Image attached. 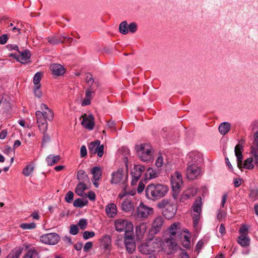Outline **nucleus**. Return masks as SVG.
Here are the masks:
<instances>
[{
  "label": "nucleus",
  "instance_id": "1",
  "mask_svg": "<svg viewBox=\"0 0 258 258\" xmlns=\"http://www.w3.org/2000/svg\"><path fill=\"white\" fill-rule=\"evenodd\" d=\"M168 191V187L165 185L151 183L146 188V196L148 199L155 201L165 197Z\"/></svg>",
  "mask_w": 258,
  "mask_h": 258
},
{
  "label": "nucleus",
  "instance_id": "2",
  "mask_svg": "<svg viewBox=\"0 0 258 258\" xmlns=\"http://www.w3.org/2000/svg\"><path fill=\"white\" fill-rule=\"evenodd\" d=\"M161 246L160 241L156 238H150L146 242L142 243L138 246L139 251L143 254H150L156 251Z\"/></svg>",
  "mask_w": 258,
  "mask_h": 258
},
{
  "label": "nucleus",
  "instance_id": "3",
  "mask_svg": "<svg viewBox=\"0 0 258 258\" xmlns=\"http://www.w3.org/2000/svg\"><path fill=\"white\" fill-rule=\"evenodd\" d=\"M135 149L142 161L147 162L152 159V149L149 144H142L140 146L136 145Z\"/></svg>",
  "mask_w": 258,
  "mask_h": 258
},
{
  "label": "nucleus",
  "instance_id": "4",
  "mask_svg": "<svg viewBox=\"0 0 258 258\" xmlns=\"http://www.w3.org/2000/svg\"><path fill=\"white\" fill-rule=\"evenodd\" d=\"M158 205L160 208L163 209L162 213L167 219L172 218L176 213V206L169 202L168 200H163Z\"/></svg>",
  "mask_w": 258,
  "mask_h": 258
},
{
  "label": "nucleus",
  "instance_id": "5",
  "mask_svg": "<svg viewBox=\"0 0 258 258\" xmlns=\"http://www.w3.org/2000/svg\"><path fill=\"white\" fill-rule=\"evenodd\" d=\"M114 227L115 230L119 232H124V234L133 231V225L128 220L119 218L114 221Z\"/></svg>",
  "mask_w": 258,
  "mask_h": 258
},
{
  "label": "nucleus",
  "instance_id": "6",
  "mask_svg": "<svg viewBox=\"0 0 258 258\" xmlns=\"http://www.w3.org/2000/svg\"><path fill=\"white\" fill-rule=\"evenodd\" d=\"M165 220L161 216L157 217L153 221L150 234L155 235L162 231L165 228Z\"/></svg>",
  "mask_w": 258,
  "mask_h": 258
},
{
  "label": "nucleus",
  "instance_id": "7",
  "mask_svg": "<svg viewBox=\"0 0 258 258\" xmlns=\"http://www.w3.org/2000/svg\"><path fill=\"white\" fill-rule=\"evenodd\" d=\"M124 243L126 251L133 253L136 249V243L133 231L124 234Z\"/></svg>",
  "mask_w": 258,
  "mask_h": 258
},
{
  "label": "nucleus",
  "instance_id": "8",
  "mask_svg": "<svg viewBox=\"0 0 258 258\" xmlns=\"http://www.w3.org/2000/svg\"><path fill=\"white\" fill-rule=\"evenodd\" d=\"M59 236L56 233L45 234L40 237V241L46 244L55 245L59 241Z\"/></svg>",
  "mask_w": 258,
  "mask_h": 258
},
{
  "label": "nucleus",
  "instance_id": "9",
  "mask_svg": "<svg viewBox=\"0 0 258 258\" xmlns=\"http://www.w3.org/2000/svg\"><path fill=\"white\" fill-rule=\"evenodd\" d=\"M201 174V168L195 164H191L187 168L186 176L189 179H195Z\"/></svg>",
  "mask_w": 258,
  "mask_h": 258
},
{
  "label": "nucleus",
  "instance_id": "10",
  "mask_svg": "<svg viewBox=\"0 0 258 258\" xmlns=\"http://www.w3.org/2000/svg\"><path fill=\"white\" fill-rule=\"evenodd\" d=\"M81 118H82L81 124L85 128L88 130L93 129L95 125L94 117L92 114H87L84 113L83 114Z\"/></svg>",
  "mask_w": 258,
  "mask_h": 258
},
{
  "label": "nucleus",
  "instance_id": "11",
  "mask_svg": "<svg viewBox=\"0 0 258 258\" xmlns=\"http://www.w3.org/2000/svg\"><path fill=\"white\" fill-rule=\"evenodd\" d=\"M35 115L39 130L42 133H45L47 130L46 118L43 116L42 112L40 111H37Z\"/></svg>",
  "mask_w": 258,
  "mask_h": 258
},
{
  "label": "nucleus",
  "instance_id": "12",
  "mask_svg": "<svg viewBox=\"0 0 258 258\" xmlns=\"http://www.w3.org/2000/svg\"><path fill=\"white\" fill-rule=\"evenodd\" d=\"M136 213L138 218H145L153 213V209L141 203L138 207Z\"/></svg>",
  "mask_w": 258,
  "mask_h": 258
},
{
  "label": "nucleus",
  "instance_id": "13",
  "mask_svg": "<svg viewBox=\"0 0 258 258\" xmlns=\"http://www.w3.org/2000/svg\"><path fill=\"white\" fill-rule=\"evenodd\" d=\"M187 157L189 162H192V164H195L197 165L203 161L202 154L196 151L189 152Z\"/></svg>",
  "mask_w": 258,
  "mask_h": 258
},
{
  "label": "nucleus",
  "instance_id": "14",
  "mask_svg": "<svg viewBox=\"0 0 258 258\" xmlns=\"http://www.w3.org/2000/svg\"><path fill=\"white\" fill-rule=\"evenodd\" d=\"M19 55L15 57L17 61L22 63H25L31 57V53L28 49H25L22 51H19Z\"/></svg>",
  "mask_w": 258,
  "mask_h": 258
},
{
  "label": "nucleus",
  "instance_id": "15",
  "mask_svg": "<svg viewBox=\"0 0 258 258\" xmlns=\"http://www.w3.org/2000/svg\"><path fill=\"white\" fill-rule=\"evenodd\" d=\"M105 212L109 218H114L117 213V209L114 203L108 204L105 207Z\"/></svg>",
  "mask_w": 258,
  "mask_h": 258
},
{
  "label": "nucleus",
  "instance_id": "16",
  "mask_svg": "<svg viewBox=\"0 0 258 258\" xmlns=\"http://www.w3.org/2000/svg\"><path fill=\"white\" fill-rule=\"evenodd\" d=\"M147 229V224L142 223L136 227V233L138 239H142Z\"/></svg>",
  "mask_w": 258,
  "mask_h": 258
},
{
  "label": "nucleus",
  "instance_id": "17",
  "mask_svg": "<svg viewBox=\"0 0 258 258\" xmlns=\"http://www.w3.org/2000/svg\"><path fill=\"white\" fill-rule=\"evenodd\" d=\"M50 69L52 74L56 76H61L65 73V69L64 67L58 63L52 64Z\"/></svg>",
  "mask_w": 258,
  "mask_h": 258
},
{
  "label": "nucleus",
  "instance_id": "18",
  "mask_svg": "<svg viewBox=\"0 0 258 258\" xmlns=\"http://www.w3.org/2000/svg\"><path fill=\"white\" fill-rule=\"evenodd\" d=\"M94 94V91L92 90L91 87L87 89L86 90L85 97L82 101V105L84 106L90 105Z\"/></svg>",
  "mask_w": 258,
  "mask_h": 258
},
{
  "label": "nucleus",
  "instance_id": "19",
  "mask_svg": "<svg viewBox=\"0 0 258 258\" xmlns=\"http://www.w3.org/2000/svg\"><path fill=\"white\" fill-rule=\"evenodd\" d=\"M123 171L122 169H119L117 171L112 173L111 183L117 184L122 180L123 178Z\"/></svg>",
  "mask_w": 258,
  "mask_h": 258
},
{
  "label": "nucleus",
  "instance_id": "20",
  "mask_svg": "<svg viewBox=\"0 0 258 258\" xmlns=\"http://www.w3.org/2000/svg\"><path fill=\"white\" fill-rule=\"evenodd\" d=\"M60 160L59 155H49L46 158V161L48 166H52L57 164Z\"/></svg>",
  "mask_w": 258,
  "mask_h": 258
},
{
  "label": "nucleus",
  "instance_id": "21",
  "mask_svg": "<svg viewBox=\"0 0 258 258\" xmlns=\"http://www.w3.org/2000/svg\"><path fill=\"white\" fill-rule=\"evenodd\" d=\"M134 208V203L129 199H125L121 204V209L125 212H130Z\"/></svg>",
  "mask_w": 258,
  "mask_h": 258
},
{
  "label": "nucleus",
  "instance_id": "22",
  "mask_svg": "<svg viewBox=\"0 0 258 258\" xmlns=\"http://www.w3.org/2000/svg\"><path fill=\"white\" fill-rule=\"evenodd\" d=\"M86 182L79 181L75 189V192L78 196H84V191L88 188Z\"/></svg>",
  "mask_w": 258,
  "mask_h": 258
},
{
  "label": "nucleus",
  "instance_id": "23",
  "mask_svg": "<svg viewBox=\"0 0 258 258\" xmlns=\"http://www.w3.org/2000/svg\"><path fill=\"white\" fill-rule=\"evenodd\" d=\"M91 172L93 174V179L99 180L102 174V171L100 167L96 166L91 169Z\"/></svg>",
  "mask_w": 258,
  "mask_h": 258
},
{
  "label": "nucleus",
  "instance_id": "24",
  "mask_svg": "<svg viewBox=\"0 0 258 258\" xmlns=\"http://www.w3.org/2000/svg\"><path fill=\"white\" fill-rule=\"evenodd\" d=\"M101 240L104 248L105 250L110 249L111 245V237L108 235H104L102 236Z\"/></svg>",
  "mask_w": 258,
  "mask_h": 258
},
{
  "label": "nucleus",
  "instance_id": "25",
  "mask_svg": "<svg viewBox=\"0 0 258 258\" xmlns=\"http://www.w3.org/2000/svg\"><path fill=\"white\" fill-rule=\"evenodd\" d=\"M23 248L20 246L15 248L6 258H19Z\"/></svg>",
  "mask_w": 258,
  "mask_h": 258
},
{
  "label": "nucleus",
  "instance_id": "26",
  "mask_svg": "<svg viewBox=\"0 0 258 258\" xmlns=\"http://www.w3.org/2000/svg\"><path fill=\"white\" fill-rule=\"evenodd\" d=\"M65 38L64 36H53L47 38L48 42L52 45L57 44L64 41Z\"/></svg>",
  "mask_w": 258,
  "mask_h": 258
},
{
  "label": "nucleus",
  "instance_id": "27",
  "mask_svg": "<svg viewBox=\"0 0 258 258\" xmlns=\"http://www.w3.org/2000/svg\"><path fill=\"white\" fill-rule=\"evenodd\" d=\"M231 125L228 122H223L219 126V131L221 134L225 135L230 131Z\"/></svg>",
  "mask_w": 258,
  "mask_h": 258
},
{
  "label": "nucleus",
  "instance_id": "28",
  "mask_svg": "<svg viewBox=\"0 0 258 258\" xmlns=\"http://www.w3.org/2000/svg\"><path fill=\"white\" fill-rule=\"evenodd\" d=\"M77 179L80 182H89V178L87 174L83 170H80L78 171L77 173Z\"/></svg>",
  "mask_w": 258,
  "mask_h": 258
},
{
  "label": "nucleus",
  "instance_id": "29",
  "mask_svg": "<svg viewBox=\"0 0 258 258\" xmlns=\"http://www.w3.org/2000/svg\"><path fill=\"white\" fill-rule=\"evenodd\" d=\"M237 242L240 245L244 247L246 246L249 244L250 239L247 235L241 234L238 237Z\"/></svg>",
  "mask_w": 258,
  "mask_h": 258
},
{
  "label": "nucleus",
  "instance_id": "30",
  "mask_svg": "<svg viewBox=\"0 0 258 258\" xmlns=\"http://www.w3.org/2000/svg\"><path fill=\"white\" fill-rule=\"evenodd\" d=\"M171 184L173 190L175 192H178L180 188V185L182 184V180H179V179L176 180V179L174 178H171Z\"/></svg>",
  "mask_w": 258,
  "mask_h": 258
},
{
  "label": "nucleus",
  "instance_id": "31",
  "mask_svg": "<svg viewBox=\"0 0 258 258\" xmlns=\"http://www.w3.org/2000/svg\"><path fill=\"white\" fill-rule=\"evenodd\" d=\"M202 199L198 197L192 206L193 211L197 213H200L202 211Z\"/></svg>",
  "mask_w": 258,
  "mask_h": 258
},
{
  "label": "nucleus",
  "instance_id": "32",
  "mask_svg": "<svg viewBox=\"0 0 258 258\" xmlns=\"http://www.w3.org/2000/svg\"><path fill=\"white\" fill-rule=\"evenodd\" d=\"M23 258H38V252L34 247H32L28 250Z\"/></svg>",
  "mask_w": 258,
  "mask_h": 258
},
{
  "label": "nucleus",
  "instance_id": "33",
  "mask_svg": "<svg viewBox=\"0 0 258 258\" xmlns=\"http://www.w3.org/2000/svg\"><path fill=\"white\" fill-rule=\"evenodd\" d=\"M180 223L178 222L172 224L168 228L169 232L171 236L175 235L176 231L178 228L180 227Z\"/></svg>",
  "mask_w": 258,
  "mask_h": 258
},
{
  "label": "nucleus",
  "instance_id": "34",
  "mask_svg": "<svg viewBox=\"0 0 258 258\" xmlns=\"http://www.w3.org/2000/svg\"><path fill=\"white\" fill-rule=\"evenodd\" d=\"M243 150V147L240 144L236 145L235 147V154L237 157V159H243V156L242 152Z\"/></svg>",
  "mask_w": 258,
  "mask_h": 258
},
{
  "label": "nucleus",
  "instance_id": "35",
  "mask_svg": "<svg viewBox=\"0 0 258 258\" xmlns=\"http://www.w3.org/2000/svg\"><path fill=\"white\" fill-rule=\"evenodd\" d=\"M88 202L87 200H84L82 199L78 198L74 201L73 205L75 207L82 208L87 205Z\"/></svg>",
  "mask_w": 258,
  "mask_h": 258
},
{
  "label": "nucleus",
  "instance_id": "36",
  "mask_svg": "<svg viewBox=\"0 0 258 258\" xmlns=\"http://www.w3.org/2000/svg\"><path fill=\"white\" fill-rule=\"evenodd\" d=\"M34 166L32 164H28L23 170L22 173L25 176H29L34 170Z\"/></svg>",
  "mask_w": 258,
  "mask_h": 258
},
{
  "label": "nucleus",
  "instance_id": "37",
  "mask_svg": "<svg viewBox=\"0 0 258 258\" xmlns=\"http://www.w3.org/2000/svg\"><path fill=\"white\" fill-rule=\"evenodd\" d=\"M100 142L99 140H96L95 142L90 143L89 145V152L92 154H95V151L97 150V147L100 145Z\"/></svg>",
  "mask_w": 258,
  "mask_h": 258
},
{
  "label": "nucleus",
  "instance_id": "38",
  "mask_svg": "<svg viewBox=\"0 0 258 258\" xmlns=\"http://www.w3.org/2000/svg\"><path fill=\"white\" fill-rule=\"evenodd\" d=\"M253 159L252 157H250L246 159L243 163V167L247 169H252L254 167V165L252 164Z\"/></svg>",
  "mask_w": 258,
  "mask_h": 258
},
{
  "label": "nucleus",
  "instance_id": "39",
  "mask_svg": "<svg viewBox=\"0 0 258 258\" xmlns=\"http://www.w3.org/2000/svg\"><path fill=\"white\" fill-rule=\"evenodd\" d=\"M20 227L23 230H32L36 227V224L34 223H22L20 225Z\"/></svg>",
  "mask_w": 258,
  "mask_h": 258
},
{
  "label": "nucleus",
  "instance_id": "40",
  "mask_svg": "<svg viewBox=\"0 0 258 258\" xmlns=\"http://www.w3.org/2000/svg\"><path fill=\"white\" fill-rule=\"evenodd\" d=\"M119 32L122 34H126L128 32L126 21L122 22L119 26Z\"/></svg>",
  "mask_w": 258,
  "mask_h": 258
},
{
  "label": "nucleus",
  "instance_id": "41",
  "mask_svg": "<svg viewBox=\"0 0 258 258\" xmlns=\"http://www.w3.org/2000/svg\"><path fill=\"white\" fill-rule=\"evenodd\" d=\"M158 173L152 168H149L146 171V177L149 178H154L157 177Z\"/></svg>",
  "mask_w": 258,
  "mask_h": 258
},
{
  "label": "nucleus",
  "instance_id": "42",
  "mask_svg": "<svg viewBox=\"0 0 258 258\" xmlns=\"http://www.w3.org/2000/svg\"><path fill=\"white\" fill-rule=\"evenodd\" d=\"M253 146L251 147V151L255 150L258 153V130L253 135Z\"/></svg>",
  "mask_w": 258,
  "mask_h": 258
},
{
  "label": "nucleus",
  "instance_id": "43",
  "mask_svg": "<svg viewBox=\"0 0 258 258\" xmlns=\"http://www.w3.org/2000/svg\"><path fill=\"white\" fill-rule=\"evenodd\" d=\"M249 196L253 201L256 200L258 199V189L257 188L250 189Z\"/></svg>",
  "mask_w": 258,
  "mask_h": 258
},
{
  "label": "nucleus",
  "instance_id": "44",
  "mask_svg": "<svg viewBox=\"0 0 258 258\" xmlns=\"http://www.w3.org/2000/svg\"><path fill=\"white\" fill-rule=\"evenodd\" d=\"M42 114L46 119H48L49 121L52 120L53 118V113L50 109L46 111H43Z\"/></svg>",
  "mask_w": 258,
  "mask_h": 258
},
{
  "label": "nucleus",
  "instance_id": "45",
  "mask_svg": "<svg viewBox=\"0 0 258 258\" xmlns=\"http://www.w3.org/2000/svg\"><path fill=\"white\" fill-rule=\"evenodd\" d=\"M42 76V74L41 72H38L35 75L33 78V83L36 86L40 85L39 83L41 79Z\"/></svg>",
  "mask_w": 258,
  "mask_h": 258
},
{
  "label": "nucleus",
  "instance_id": "46",
  "mask_svg": "<svg viewBox=\"0 0 258 258\" xmlns=\"http://www.w3.org/2000/svg\"><path fill=\"white\" fill-rule=\"evenodd\" d=\"M86 81L89 85L91 86L93 85L94 80L91 74L89 73L86 74Z\"/></svg>",
  "mask_w": 258,
  "mask_h": 258
},
{
  "label": "nucleus",
  "instance_id": "47",
  "mask_svg": "<svg viewBox=\"0 0 258 258\" xmlns=\"http://www.w3.org/2000/svg\"><path fill=\"white\" fill-rule=\"evenodd\" d=\"M74 198V193L71 191H69L66 194L65 196V200L68 203H71L72 202Z\"/></svg>",
  "mask_w": 258,
  "mask_h": 258
},
{
  "label": "nucleus",
  "instance_id": "48",
  "mask_svg": "<svg viewBox=\"0 0 258 258\" xmlns=\"http://www.w3.org/2000/svg\"><path fill=\"white\" fill-rule=\"evenodd\" d=\"M94 235L95 233L93 231H85L83 234V238L86 240L94 237Z\"/></svg>",
  "mask_w": 258,
  "mask_h": 258
},
{
  "label": "nucleus",
  "instance_id": "49",
  "mask_svg": "<svg viewBox=\"0 0 258 258\" xmlns=\"http://www.w3.org/2000/svg\"><path fill=\"white\" fill-rule=\"evenodd\" d=\"M128 31L133 33L136 32L137 30V25L136 23L135 22L130 23L128 26Z\"/></svg>",
  "mask_w": 258,
  "mask_h": 258
},
{
  "label": "nucleus",
  "instance_id": "50",
  "mask_svg": "<svg viewBox=\"0 0 258 258\" xmlns=\"http://www.w3.org/2000/svg\"><path fill=\"white\" fill-rule=\"evenodd\" d=\"M200 217V213L194 214L193 215V225L194 227L197 226Z\"/></svg>",
  "mask_w": 258,
  "mask_h": 258
},
{
  "label": "nucleus",
  "instance_id": "51",
  "mask_svg": "<svg viewBox=\"0 0 258 258\" xmlns=\"http://www.w3.org/2000/svg\"><path fill=\"white\" fill-rule=\"evenodd\" d=\"M103 153H104V146L103 145H99L98 147H97V150L95 151V154L97 153V155L100 157H101L103 155Z\"/></svg>",
  "mask_w": 258,
  "mask_h": 258
},
{
  "label": "nucleus",
  "instance_id": "52",
  "mask_svg": "<svg viewBox=\"0 0 258 258\" xmlns=\"http://www.w3.org/2000/svg\"><path fill=\"white\" fill-rule=\"evenodd\" d=\"M40 87L41 85H38L37 86H36L34 89V93L35 94V95L38 98H40L42 95L41 91L40 90Z\"/></svg>",
  "mask_w": 258,
  "mask_h": 258
},
{
  "label": "nucleus",
  "instance_id": "53",
  "mask_svg": "<svg viewBox=\"0 0 258 258\" xmlns=\"http://www.w3.org/2000/svg\"><path fill=\"white\" fill-rule=\"evenodd\" d=\"M87 225V221L86 219H81L78 223V226L80 227V228L81 229H83V230L86 228Z\"/></svg>",
  "mask_w": 258,
  "mask_h": 258
},
{
  "label": "nucleus",
  "instance_id": "54",
  "mask_svg": "<svg viewBox=\"0 0 258 258\" xmlns=\"http://www.w3.org/2000/svg\"><path fill=\"white\" fill-rule=\"evenodd\" d=\"M79 232V229L77 226L75 225H72L70 226V232L73 235L77 234Z\"/></svg>",
  "mask_w": 258,
  "mask_h": 258
},
{
  "label": "nucleus",
  "instance_id": "55",
  "mask_svg": "<svg viewBox=\"0 0 258 258\" xmlns=\"http://www.w3.org/2000/svg\"><path fill=\"white\" fill-rule=\"evenodd\" d=\"M135 170L137 171L140 173L142 174L143 172H144L145 170V167L144 166L142 165H135L134 166Z\"/></svg>",
  "mask_w": 258,
  "mask_h": 258
},
{
  "label": "nucleus",
  "instance_id": "56",
  "mask_svg": "<svg viewBox=\"0 0 258 258\" xmlns=\"http://www.w3.org/2000/svg\"><path fill=\"white\" fill-rule=\"evenodd\" d=\"M163 159L161 156H159L155 162V165L157 167H161L163 165Z\"/></svg>",
  "mask_w": 258,
  "mask_h": 258
},
{
  "label": "nucleus",
  "instance_id": "57",
  "mask_svg": "<svg viewBox=\"0 0 258 258\" xmlns=\"http://www.w3.org/2000/svg\"><path fill=\"white\" fill-rule=\"evenodd\" d=\"M240 234H244L247 235L248 234V228L246 225H243L241 227L239 231Z\"/></svg>",
  "mask_w": 258,
  "mask_h": 258
},
{
  "label": "nucleus",
  "instance_id": "58",
  "mask_svg": "<svg viewBox=\"0 0 258 258\" xmlns=\"http://www.w3.org/2000/svg\"><path fill=\"white\" fill-rule=\"evenodd\" d=\"M145 187V184L144 183L143 181L142 180L140 181L139 183V185L137 187L138 192L139 193L142 192L144 190Z\"/></svg>",
  "mask_w": 258,
  "mask_h": 258
},
{
  "label": "nucleus",
  "instance_id": "59",
  "mask_svg": "<svg viewBox=\"0 0 258 258\" xmlns=\"http://www.w3.org/2000/svg\"><path fill=\"white\" fill-rule=\"evenodd\" d=\"M252 154L254 157V164L256 167L258 168V155L255 150L251 151Z\"/></svg>",
  "mask_w": 258,
  "mask_h": 258
},
{
  "label": "nucleus",
  "instance_id": "60",
  "mask_svg": "<svg viewBox=\"0 0 258 258\" xmlns=\"http://www.w3.org/2000/svg\"><path fill=\"white\" fill-rule=\"evenodd\" d=\"M87 197L91 201H95L96 199V195L93 191H90L87 195Z\"/></svg>",
  "mask_w": 258,
  "mask_h": 258
},
{
  "label": "nucleus",
  "instance_id": "61",
  "mask_svg": "<svg viewBox=\"0 0 258 258\" xmlns=\"http://www.w3.org/2000/svg\"><path fill=\"white\" fill-rule=\"evenodd\" d=\"M8 36L7 34H4L2 35L0 37V44H5L6 43L7 40H8Z\"/></svg>",
  "mask_w": 258,
  "mask_h": 258
},
{
  "label": "nucleus",
  "instance_id": "62",
  "mask_svg": "<svg viewBox=\"0 0 258 258\" xmlns=\"http://www.w3.org/2000/svg\"><path fill=\"white\" fill-rule=\"evenodd\" d=\"M92 243L91 242H87L84 246V251H88L92 247Z\"/></svg>",
  "mask_w": 258,
  "mask_h": 258
},
{
  "label": "nucleus",
  "instance_id": "63",
  "mask_svg": "<svg viewBox=\"0 0 258 258\" xmlns=\"http://www.w3.org/2000/svg\"><path fill=\"white\" fill-rule=\"evenodd\" d=\"M182 245L184 247L186 248H189L190 245V240H182Z\"/></svg>",
  "mask_w": 258,
  "mask_h": 258
},
{
  "label": "nucleus",
  "instance_id": "64",
  "mask_svg": "<svg viewBox=\"0 0 258 258\" xmlns=\"http://www.w3.org/2000/svg\"><path fill=\"white\" fill-rule=\"evenodd\" d=\"M30 217L35 220H39L40 219V216L39 215L38 211H35L32 213L31 214Z\"/></svg>",
  "mask_w": 258,
  "mask_h": 258
}]
</instances>
